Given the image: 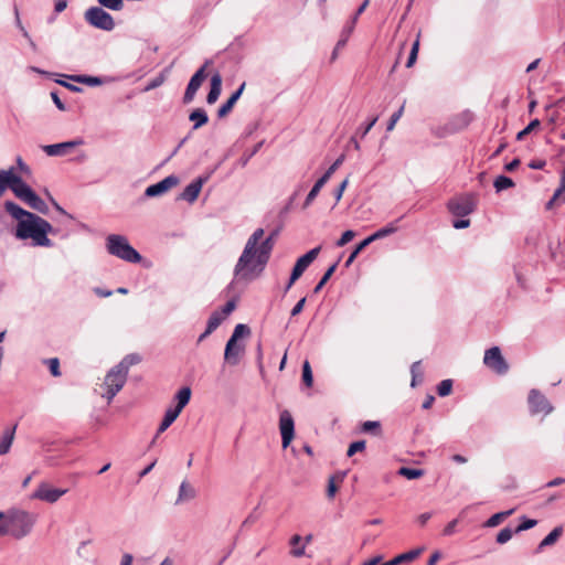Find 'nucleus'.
<instances>
[{"instance_id": "f257e3e1", "label": "nucleus", "mask_w": 565, "mask_h": 565, "mask_svg": "<svg viewBox=\"0 0 565 565\" xmlns=\"http://www.w3.org/2000/svg\"><path fill=\"white\" fill-rule=\"evenodd\" d=\"M264 230L257 228L248 238L245 248L235 266V275L243 279H250L260 273L267 264L274 247L276 233L265 238L259 247L257 245L264 236Z\"/></svg>"}, {"instance_id": "f03ea898", "label": "nucleus", "mask_w": 565, "mask_h": 565, "mask_svg": "<svg viewBox=\"0 0 565 565\" xmlns=\"http://www.w3.org/2000/svg\"><path fill=\"white\" fill-rule=\"evenodd\" d=\"M52 231L53 227L46 220L33 214L29 220L18 223L15 235L21 239L31 238L34 246L51 247L53 243L47 234Z\"/></svg>"}, {"instance_id": "7ed1b4c3", "label": "nucleus", "mask_w": 565, "mask_h": 565, "mask_svg": "<svg viewBox=\"0 0 565 565\" xmlns=\"http://www.w3.org/2000/svg\"><path fill=\"white\" fill-rule=\"evenodd\" d=\"M106 247L110 255H114L128 263H139L141 260L140 254L122 235L110 234L107 237Z\"/></svg>"}, {"instance_id": "20e7f679", "label": "nucleus", "mask_w": 565, "mask_h": 565, "mask_svg": "<svg viewBox=\"0 0 565 565\" xmlns=\"http://www.w3.org/2000/svg\"><path fill=\"white\" fill-rule=\"evenodd\" d=\"M8 188L23 202L34 193V191L14 173L13 168L0 171V196Z\"/></svg>"}, {"instance_id": "39448f33", "label": "nucleus", "mask_w": 565, "mask_h": 565, "mask_svg": "<svg viewBox=\"0 0 565 565\" xmlns=\"http://www.w3.org/2000/svg\"><path fill=\"white\" fill-rule=\"evenodd\" d=\"M8 522L10 524V535L14 539H22L31 532L35 523V516L23 510H9Z\"/></svg>"}, {"instance_id": "423d86ee", "label": "nucleus", "mask_w": 565, "mask_h": 565, "mask_svg": "<svg viewBox=\"0 0 565 565\" xmlns=\"http://www.w3.org/2000/svg\"><path fill=\"white\" fill-rule=\"evenodd\" d=\"M250 332L249 328L246 324H237L233 331V334L228 339L225 352L224 360L230 365H236L239 363V360L244 353V345L238 343V339L243 335H248Z\"/></svg>"}, {"instance_id": "0eeeda50", "label": "nucleus", "mask_w": 565, "mask_h": 565, "mask_svg": "<svg viewBox=\"0 0 565 565\" xmlns=\"http://www.w3.org/2000/svg\"><path fill=\"white\" fill-rule=\"evenodd\" d=\"M127 376L128 374L117 365L106 374L103 384V387L106 388V393H103L102 395L107 398L108 403H110L116 394L124 387Z\"/></svg>"}, {"instance_id": "6e6552de", "label": "nucleus", "mask_w": 565, "mask_h": 565, "mask_svg": "<svg viewBox=\"0 0 565 565\" xmlns=\"http://www.w3.org/2000/svg\"><path fill=\"white\" fill-rule=\"evenodd\" d=\"M84 17L86 22L94 28L104 31H111L115 28L114 18L99 7H92L87 9Z\"/></svg>"}, {"instance_id": "1a4fd4ad", "label": "nucleus", "mask_w": 565, "mask_h": 565, "mask_svg": "<svg viewBox=\"0 0 565 565\" xmlns=\"http://www.w3.org/2000/svg\"><path fill=\"white\" fill-rule=\"evenodd\" d=\"M483 363L499 375H503L509 371V364L498 347H492L484 352Z\"/></svg>"}, {"instance_id": "9d476101", "label": "nucleus", "mask_w": 565, "mask_h": 565, "mask_svg": "<svg viewBox=\"0 0 565 565\" xmlns=\"http://www.w3.org/2000/svg\"><path fill=\"white\" fill-rule=\"evenodd\" d=\"M448 210L456 216H466L473 212L476 199L471 194H466L451 199L448 202Z\"/></svg>"}, {"instance_id": "9b49d317", "label": "nucleus", "mask_w": 565, "mask_h": 565, "mask_svg": "<svg viewBox=\"0 0 565 565\" xmlns=\"http://www.w3.org/2000/svg\"><path fill=\"white\" fill-rule=\"evenodd\" d=\"M320 253V247L312 248L305 255H302L298 260L296 262L288 285L286 286V290H288L295 282L298 280L303 271L311 265V263L318 257Z\"/></svg>"}, {"instance_id": "f8f14e48", "label": "nucleus", "mask_w": 565, "mask_h": 565, "mask_svg": "<svg viewBox=\"0 0 565 565\" xmlns=\"http://www.w3.org/2000/svg\"><path fill=\"white\" fill-rule=\"evenodd\" d=\"M527 403L532 415H548L553 411L550 401L539 390H531L527 396Z\"/></svg>"}, {"instance_id": "ddd939ff", "label": "nucleus", "mask_w": 565, "mask_h": 565, "mask_svg": "<svg viewBox=\"0 0 565 565\" xmlns=\"http://www.w3.org/2000/svg\"><path fill=\"white\" fill-rule=\"evenodd\" d=\"M279 429L282 448H287L295 437V422L289 411L285 409L279 416Z\"/></svg>"}, {"instance_id": "4468645a", "label": "nucleus", "mask_w": 565, "mask_h": 565, "mask_svg": "<svg viewBox=\"0 0 565 565\" xmlns=\"http://www.w3.org/2000/svg\"><path fill=\"white\" fill-rule=\"evenodd\" d=\"M209 64H210V61H206L204 63V65L202 67H200L194 73V75L191 77V79H190V82H189V84L186 86L184 96H183V103L184 104H189V103H191L194 99V96H195L196 92L199 90V88L201 87L202 83L206 78L205 68H206V66Z\"/></svg>"}, {"instance_id": "2eb2a0df", "label": "nucleus", "mask_w": 565, "mask_h": 565, "mask_svg": "<svg viewBox=\"0 0 565 565\" xmlns=\"http://www.w3.org/2000/svg\"><path fill=\"white\" fill-rule=\"evenodd\" d=\"M65 489L52 488L47 483H41L35 492L32 494L33 499H39L49 503L56 502L62 495L66 493Z\"/></svg>"}, {"instance_id": "dca6fc26", "label": "nucleus", "mask_w": 565, "mask_h": 565, "mask_svg": "<svg viewBox=\"0 0 565 565\" xmlns=\"http://www.w3.org/2000/svg\"><path fill=\"white\" fill-rule=\"evenodd\" d=\"M178 183H179V179L175 175H169V177L164 178L163 180L159 181L158 183L149 185L146 189L145 193L147 196H150V198L158 196V195H161V194L168 192L169 190H171L172 188L178 185Z\"/></svg>"}, {"instance_id": "f3484780", "label": "nucleus", "mask_w": 565, "mask_h": 565, "mask_svg": "<svg viewBox=\"0 0 565 565\" xmlns=\"http://www.w3.org/2000/svg\"><path fill=\"white\" fill-rule=\"evenodd\" d=\"M82 140L66 141L61 143L47 145L43 147V150L47 156H64L68 152V150L75 148L76 146L82 145Z\"/></svg>"}, {"instance_id": "a211bd4d", "label": "nucleus", "mask_w": 565, "mask_h": 565, "mask_svg": "<svg viewBox=\"0 0 565 565\" xmlns=\"http://www.w3.org/2000/svg\"><path fill=\"white\" fill-rule=\"evenodd\" d=\"M221 90H222V76L220 73H215L211 77V88L206 96L207 104H210V105L214 104L218 99V97L221 95Z\"/></svg>"}, {"instance_id": "6ab92c4d", "label": "nucleus", "mask_w": 565, "mask_h": 565, "mask_svg": "<svg viewBox=\"0 0 565 565\" xmlns=\"http://www.w3.org/2000/svg\"><path fill=\"white\" fill-rule=\"evenodd\" d=\"M202 185V179L193 181L192 183L185 186L181 194V198L190 203L194 202L201 192Z\"/></svg>"}, {"instance_id": "aec40b11", "label": "nucleus", "mask_w": 565, "mask_h": 565, "mask_svg": "<svg viewBox=\"0 0 565 565\" xmlns=\"http://www.w3.org/2000/svg\"><path fill=\"white\" fill-rule=\"evenodd\" d=\"M17 425L4 429L0 437V456L9 452L15 436Z\"/></svg>"}, {"instance_id": "412c9836", "label": "nucleus", "mask_w": 565, "mask_h": 565, "mask_svg": "<svg viewBox=\"0 0 565 565\" xmlns=\"http://www.w3.org/2000/svg\"><path fill=\"white\" fill-rule=\"evenodd\" d=\"M4 209L13 218L18 220L19 222L22 220H29L30 216L33 215V213L25 211L24 209H22L21 206L11 201H7L4 203Z\"/></svg>"}, {"instance_id": "4be33fe9", "label": "nucleus", "mask_w": 565, "mask_h": 565, "mask_svg": "<svg viewBox=\"0 0 565 565\" xmlns=\"http://www.w3.org/2000/svg\"><path fill=\"white\" fill-rule=\"evenodd\" d=\"M245 88V83H243L239 88L234 92L231 97L224 103L217 110L218 117H225L234 107L238 98L241 97L243 90Z\"/></svg>"}, {"instance_id": "5701e85b", "label": "nucleus", "mask_w": 565, "mask_h": 565, "mask_svg": "<svg viewBox=\"0 0 565 565\" xmlns=\"http://www.w3.org/2000/svg\"><path fill=\"white\" fill-rule=\"evenodd\" d=\"M191 394H192V392L189 386H184L181 390H179L174 396V399L177 401V405L171 408L173 411H178V413L181 414L183 408L189 404V402L191 399Z\"/></svg>"}, {"instance_id": "b1692460", "label": "nucleus", "mask_w": 565, "mask_h": 565, "mask_svg": "<svg viewBox=\"0 0 565 565\" xmlns=\"http://www.w3.org/2000/svg\"><path fill=\"white\" fill-rule=\"evenodd\" d=\"M563 534V526H556L547 534L539 544L537 551L541 552L544 547L554 545Z\"/></svg>"}, {"instance_id": "393cba45", "label": "nucleus", "mask_w": 565, "mask_h": 565, "mask_svg": "<svg viewBox=\"0 0 565 565\" xmlns=\"http://www.w3.org/2000/svg\"><path fill=\"white\" fill-rule=\"evenodd\" d=\"M179 413L178 411H173L172 408H168L166 411V414H164V417L158 428V431H157V435L154 438H157L160 434H162L163 431H166L171 425L172 423L179 417ZM156 439L152 440V443H154Z\"/></svg>"}, {"instance_id": "a878e982", "label": "nucleus", "mask_w": 565, "mask_h": 565, "mask_svg": "<svg viewBox=\"0 0 565 565\" xmlns=\"http://www.w3.org/2000/svg\"><path fill=\"white\" fill-rule=\"evenodd\" d=\"M397 222H398V220L387 224L386 226L380 228L379 231H376L375 233L370 235L367 237L369 242L373 243L376 239H381V238L386 237V236H388L391 234H394L397 231Z\"/></svg>"}, {"instance_id": "bb28decb", "label": "nucleus", "mask_w": 565, "mask_h": 565, "mask_svg": "<svg viewBox=\"0 0 565 565\" xmlns=\"http://www.w3.org/2000/svg\"><path fill=\"white\" fill-rule=\"evenodd\" d=\"M189 119L194 124L193 129H199L200 127L204 126L209 121L207 114L203 108L194 109L190 114Z\"/></svg>"}, {"instance_id": "cd10ccee", "label": "nucleus", "mask_w": 565, "mask_h": 565, "mask_svg": "<svg viewBox=\"0 0 565 565\" xmlns=\"http://www.w3.org/2000/svg\"><path fill=\"white\" fill-rule=\"evenodd\" d=\"M24 203L40 213L46 214L49 212V206L35 192Z\"/></svg>"}, {"instance_id": "c85d7f7f", "label": "nucleus", "mask_w": 565, "mask_h": 565, "mask_svg": "<svg viewBox=\"0 0 565 565\" xmlns=\"http://www.w3.org/2000/svg\"><path fill=\"white\" fill-rule=\"evenodd\" d=\"M369 4H370V0H364L363 3L359 7V9L356 10V12H355V14H354V17H353V19L351 21L350 26L347 30L345 38L338 42L337 47L342 46V45L345 44V41H347L348 36L351 34V32L354 29V25H355V23L358 21L359 15L362 14L365 11V9L367 8Z\"/></svg>"}, {"instance_id": "c756f323", "label": "nucleus", "mask_w": 565, "mask_h": 565, "mask_svg": "<svg viewBox=\"0 0 565 565\" xmlns=\"http://www.w3.org/2000/svg\"><path fill=\"white\" fill-rule=\"evenodd\" d=\"M141 362V356L137 353L128 354L122 359V361L117 364L119 369L125 371L128 374L130 366L136 365Z\"/></svg>"}, {"instance_id": "7c9ffc66", "label": "nucleus", "mask_w": 565, "mask_h": 565, "mask_svg": "<svg viewBox=\"0 0 565 565\" xmlns=\"http://www.w3.org/2000/svg\"><path fill=\"white\" fill-rule=\"evenodd\" d=\"M513 513H514V509L495 513L486 521L484 526H488V527L498 526L503 520H505L508 516H510Z\"/></svg>"}, {"instance_id": "2f4dec72", "label": "nucleus", "mask_w": 565, "mask_h": 565, "mask_svg": "<svg viewBox=\"0 0 565 565\" xmlns=\"http://www.w3.org/2000/svg\"><path fill=\"white\" fill-rule=\"evenodd\" d=\"M224 319V315H222L220 311L216 310L212 312L207 320L206 333H212L214 330H216Z\"/></svg>"}, {"instance_id": "473e14b6", "label": "nucleus", "mask_w": 565, "mask_h": 565, "mask_svg": "<svg viewBox=\"0 0 565 565\" xmlns=\"http://www.w3.org/2000/svg\"><path fill=\"white\" fill-rule=\"evenodd\" d=\"M397 475L405 477L409 480L422 478L425 475L423 469H415L408 467H401L397 471Z\"/></svg>"}, {"instance_id": "72a5a7b5", "label": "nucleus", "mask_w": 565, "mask_h": 565, "mask_svg": "<svg viewBox=\"0 0 565 565\" xmlns=\"http://www.w3.org/2000/svg\"><path fill=\"white\" fill-rule=\"evenodd\" d=\"M363 433L372 434L374 436L381 435V423L376 420H367L362 424L361 427Z\"/></svg>"}, {"instance_id": "f704fd0d", "label": "nucleus", "mask_w": 565, "mask_h": 565, "mask_svg": "<svg viewBox=\"0 0 565 565\" xmlns=\"http://www.w3.org/2000/svg\"><path fill=\"white\" fill-rule=\"evenodd\" d=\"M301 540L302 537L299 534H295L290 539V545L294 546V548L290 551V554L294 557H301L302 555H305V545L297 547V545L300 544Z\"/></svg>"}, {"instance_id": "c9c22d12", "label": "nucleus", "mask_w": 565, "mask_h": 565, "mask_svg": "<svg viewBox=\"0 0 565 565\" xmlns=\"http://www.w3.org/2000/svg\"><path fill=\"white\" fill-rule=\"evenodd\" d=\"M423 551H424V548L420 547V548L411 550L406 553H402V554L397 555V561L399 562V564L413 562L422 554Z\"/></svg>"}, {"instance_id": "e433bc0d", "label": "nucleus", "mask_w": 565, "mask_h": 565, "mask_svg": "<svg viewBox=\"0 0 565 565\" xmlns=\"http://www.w3.org/2000/svg\"><path fill=\"white\" fill-rule=\"evenodd\" d=\"M337 266H338V263H334L333 265H331L327 271L323 274L322 278L320 279V281L317 284V286L315 287L313 289V292L315 294H318L322 288L323 286L328 282V280L331 278V276L334 274L335 269H337Z\"/></svg>"}, {"instance_id": "4c0bfd02", "label": "nucleus", "mask_w": 565, "mask_h": 565, "mask_svg": "<svg viewBox=\"0 0 565 565\" xmlns=\"http://www.w3.org/2000/svg\"><path fill=\"white\" fill-rule=\"evenodd\" d=\"M514 186V182L511 178H508L505 175H499L494 180V188L498 192L507 190L509 188Z\"/></svg>"}, {"instance_id": "58836bf2", "label": "nucleus", "mask_w": 565, "mask_h": 565, "mask_svg": "<svg viewBox=\"0 0 565 565\" xmlns=\"http://www.w3.org/2000/svg\"><path fill=\"white\" fill-rule=\"evenodd\" d=\"M195 497L194 489L185 481H183L180 486L179 490V500H189Z\"/></svg>"}, {"instance_id": "ea45409f", "label": "nucleus", "mask_w": 565, "mask_h": 565, "mask_svg": "<svg viewBox=\"0 0 565 565\" xmlns=\"http://www.w3.org/2000/svg\"><path fill=\"white\" fill-rule=\"evenodd\" d=\"M302 382L307 387H311L313 384L312 370L308 361H305L302 365Z\"/></svg>"}, {"instance_id": "a19ab883", "label": "nucleus", "mask_w": 565, "mask_h": 565, "mask_svg": "<svg viewBox=\"0 0 565 565\" xmlns=\"http://www.w3.org/2000/svg\"><path fill=\"white\" fill-rule=\"evenodd\" d=\"M371 243L369 242L367 237L365 239H363L361 243H359L356 245V247L354 248V250L351 253V255L349 256V258L347 259L345 262V267H349L353 262L354 259L358 257V255L365 248L370 245Z\"/></svg>"}, {"instance_id": "79ce46f5", "label": "nucleus", "mask_w": 565, "mask_h": 565, "mask_svg": "<svg viewBox=\"0 0 565 565\" xmlns=\"http://www.w3.org/2000/svg\"><path fill=\"white\" fill-rule=\"evenodd\" d=\"M419 36H420V33L417 34V39L413 43V46H412V50H411V53H409V56H408V60L406 63V67H408V68L412 67L417 60L418 50H419Z\"/></svg>"}, {"instance_id": "37998d69", "label": "nucleus", "mask_w": 565, "mask_h": 565, "mask_svg": "<svg viewBox=\"0 0 565 565\" xmlns=\"http://www.w3.org/2000/svg\"><path fill=\"white\" fill-rule=\"evenodd\" d=\"M72 79L77 83H83V84H87L90 86L102 84V79L99 77H93V76H87V75H76V76H73Z\"/></svg>"}, {"instance_id": "c03bdc74", "label": "nucleus", "mask_w": 565, "mask_h": 565, "mask_svg": "<svg viewBox=\"0 0 565 565\" xmlns=\"http://www.w3.org/2000/svg\"><path fill=\"white\" fill-rule=\"evenodd\" d=\"M44 363L49 366L50 373L54 377L61 376L60 360L57 358H51L44 360Z\"/></svg>"}, {"instance_id": "a18cd8bd", "label": "nucleus", "mask_w": 565, "mask_h": 565, "mask_svg": "<svg viewBox=\"0 0 565 565\" xmlns=\"http://www.w3.org/2000/svg\"><path fill=\"white\" fill-rule=\"evenodd\" d=\"M540 125L541 121L539 119H533L523 130L518 132L516 140H523L525 136L536 129Z\"/></svg>"}, {"instance_id": "49530a36", "label": "nucleus", "mask_w": 565, "mask_h": 565, "mask_svg": "<svg viewBox=\"0 0 565 565\" xmlns=\"http://www.w3.org/2000/svg\"><path fill=\"white\" fill-rule=\"evenodd\" d=\"M98 3L114 11H119L124 7V0H98Z\"/></svg>"}, {"instance_id": "de8ad7c7", "label": "nucleus", "mask_w": 565, "mask_h": 565, "mask_svg": "<svg viewBox=\"0 0 565 565\" xmlns=\"http://www.w3.org/2000/svg\"><path fill=\"white\" fill-rule=\"evenodd\" d=\"M452 390V381L451 380H443L437 386V393L439 396H447L451 393Z\"/></svg>"}, {"instance_id": "09e8293b", "label": "nucleus", "mask_w": 565, "mask_h": 565, "mask_svg": "<svg viewBox=\"0 0 565 565\" xmlns=\"http://www.w3.org/2000/svg\"><path fill=\"white\" fill-rule=\"evenodd\" d=\"M10 535V524L8 522V511L0 512V536Z\"/></svg>"}, {"instance_id": "8fccbe9b", "label": "nucleus", "mask_w": 565, "mask_h": 565, "mask_svg": "<svg viewBox=\"0 0 565 565\" xmlns=\"http://www.w3.org/2000/svg\"><path fill=\"white\" fill-rule=\"evenodd\" d=\"M521 523L520 525L515 529L514 533H520L522 531H526V530H530L532 527H534L536 524H537V521L534 520V519H527L525 516H522L521 518Z\"/></svg>"}, {"instance_id": "3c124183", "label": "nucleus", "mask_w": 565, "mask_h": 565, "mask_svg": "<svg viewBox=\"0 0 565 565\" xmlns=\"http://www.w3.org/2000/svg\"><path fill=\"white\" fill-rule=\"evenodd\" d=\"M321 189H322V185H319L316 182L303 202V206H302L303 209H307L313 202V200L317 198V195L319 194Z\"/></svg>"}, {"instance_id": "603ef678", "label": "nucleus", "mask_w": 565, "mask_h": 565, "mask_svg": "<svg viewBox=\"0 0 565 565\" xmlns=\"http://www.w3.org/2000/svg\"><path fill=\"white\" fill-rule=\"evenodd\" d=\"M513 531L510 527L502 529L497 535V543L504 544L512 539Z\"/></svg>"}, {"instance_id": "864d4df0", "label": "nucleus", "mask_w": 565, "mask_h": 565, "mask_svg": "<svg viewBox=\"0 0 565 565\" xmlns=\"http://www.w3.org/2000/svg\"><path fill=\"white\" fill-rule=\"evenodd\" d=\"M364 449H365V441L364 440L354 441V443H352L349 446V449L347 451V456L348 457H352L354 454H356L359 451H362Z\"/></svg>"}, {"instance_id": "5fc2aeb1", "label": "nucleus", "mask_w": 565, "mask_h": 565, "mask_svg": "<svg viewBox=\"0 0 565 565\" xmlns=\"http://www.w3.org/2000/svg\"><path fill=\"white\" fill-rule=\"evenodd\" d=\"M355 237V233L351 230L343 232L339 241L337 242V246L342 247L351 242Z\"/></svg>"}, {"instance_id": "6e6d98bb", "label": "nucleus", "mask_w": 565, "mask_h": 565, "mask_svg": "<svg viewBox=\"0 0 565 565\" xmlns=\"http://www.w3.org/2000/svg\"><path fill=\"white\" fill-rule=\"evenodd\" d=\"M404 113V104L401 106V108L394 113L388 121L387 125V131H392L396 125V122L399 120V118L403 116Z\"/></svg>"}, {"instance_id": "4d7b16f0", "label": "nucleus", "mask_w": 565, "mask_h": 565, "mask_svg": "<svg viewBox=\"0 0 565 565\" xmlns=\"http://www.w3.org/2000/svg\"><path fill=\"white\" fill-rule=\"evenodd\" d=\"M337 491H338L337 478L335 477H331L329 479L328 489H327L328 498L332 499L335 495Z\"/></svg>"}, {"instance_id": "13d9d810", "label": "nucleus", "mask_w": 565, "mask_h": 565, "mask_svg": "<svg viewBox=\"0 0 565 565\" xmlns=\"http://www.w3.org/2000/svg\"><path fill=\"white\" fill-rule=\"evenodd\" d=\"M164 79H166L164 75L160 74L159 76H157L156 78H153L152 81H150L148 83V85L146 86V90H151V89L159 87L160 85L163 84Z\"/></svg>"}, {"instance_id": "bf43d9fd", "label": "nucleus", "mask_w": 565, "mask_h": 565, "mask_svg": "<svg viewBox=\"0 0 565 565\" xmlns=\"http://www.w3.org/2000/svg\"><path fill=\"white\" fill-rule=\"evenodd\" d=\"M458 524V520L455 519L450 521L443 530V535L450 536L456 532V526Z\"/></svg>"}, {"instance_id": "052dcab7", "label": "nucleus", "mask_w": 565, "mask_h": 565, "mask_svg": "<svg viewBox=\"0 0 565 565\" xmlns=\"http://www.w3.org/2000/svg\"><path fill=\"white\" fill-rule=\"evenodd\" d=\"M236 308V303L234 300H230L225 303V306L220 311L226 318L230 313H232Z\"/></svg>"}, {"instance_id": "680f3d73", "label": "nucleus", "mask_w": 565, "mask_h": 565, "mask_svg": "<svg viewBox=\"0 0 565 565\" xmlns=\"http://www.w3.org/2000/svg\"><path fill=\"white\" fill-rule=\"evenodd\" d=\"M349 179H344L334 193L335 201L339 202L342 199L343 192L347 189Z\"/></svg>"}, {"instance_id": "e2e57ef3", "label": "nucleus", "mask_w": 565, "mask_h": 565, "mask_svg": "<svg viewBox=\"0 0 565 565\" xmlns=\"http://www.w3.org/2000/svg\"><path fill=\"white\" fill-rule=\"evenodd\" d=\"M344 160V156H340L326 171L330 177L335 172V170L342 164Z\"/></svg>"}, {"instance_id": "0e129e2a", "label": "nucleus", "mask_w": 565, "mask_h": 565, "mask_svg": "<svg viewBox=\"0 0 565 565\" xmlns=\"http://www.w3.org/2000/svg\"><path fill=\"white\" fill-rule=\"evenodd\" d=\"M305 303H306V298L303 297L292 308L291 316L295 317V316L299 315L302 311Z\"/></svg>"}, {"instance_id": "69168bd1", "label": "nucleus", "mask_w": 565, "mask_h": 565, "mask_svg": "<svg viewBox=\"0 0 565 565\" xmlns=\"http://www.w3.org/2000/svg\"><path fill=\"white\" fill-rule=\"evenodd\" d=\"M469 225H470V220H457V221H455V222L452 223V226H454L455 228H458V230H460V228H466V227H468Z\"/></svg>"}, {"instance_id": "338daca9", "label": "nucleus", "mask_w": 565, "mask_h": 565, "mask_svg": "<svg viewBox=\"0 0 565 565\" xmlns=\"http://www.w3.org/2000/svg\"><path fill=\"white\" fill-rule=\"evenodd\" d=\"M51 97L54 102V104L56 105V107L60 109V110H65V105L63 104V102L60 99L58 95L56 93H51Z\"/></svg>"}, {"instance_id": "774afa93", "label": "nucleus", "mask_w": 565, "mask_h": 565, "mask_svg": "<svg viewBox=\"0 0 565 565\" xmlns=\"http://www.w3.org/2000/svg\"><path fill=\"white\" fill-rule=\"evenodd\" d=\"M545 167V161L544 160H533L529 163V168L531 169H535V170H541Z\"/></svg>"}]
</instances>
